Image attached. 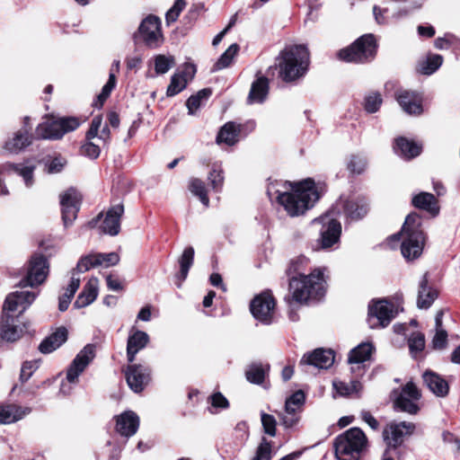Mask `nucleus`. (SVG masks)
Here are the masks:
<instances>
[{
  "mask_svg": "<svg viewBox=\"0 0 460 460\" xmlns=\"http://www.w3.org/2000/svg\"><path fill=\"white\" fill-rule=\"evenodd\" d=\"M394 149L398 155L411 159L420 154L422 147L418 143L401 137L395 139Z\"/></svg>",
  "mask_w": 460,
  "mask_h": 460,
  "instance_id": "32",
  "label": "nucleus"
},
{
  "mask_svg": "<svg viewBox=\"0 0 460 460\" xmlns=\"http://www.w3.org/2000/svg\"><path fill=\"white\" fill-rule=\"evenodd\" d=\"M100 266V261H98L95 253H90L85 256H83L79 261L77 262L76 268L74 270L79 273L85 272L90 270L91 269L96 268Z\"/></svg>",
  "mask_w": 460,
  "mask_h": 460,
  "instance_id": "49",
  "label": "nucleus"
},
{
  "mask_svg": "<svg viewBox=\"0 0 460 460\" xmlns=\"http://www.w3.org/2000/svg\"><path fill=\"white\" fill-rule=\"evenodd\" d=\"M139 418L132 411H127L117 417L116 430L122 436L131 437L137 431Z\"/></svg>",
  "mask_w": 460,
  "mask_h": 460,
  "instance_id": "27",
  "label": "nucleus"
},
{
  "mask_svg": "<svg viewBox=\"0 0 460 460\" xmlns=\"http://www.w3.org/2000/svg\"><path fill=\"white\" fill-rule=\"evenodd\" d=\"M22 335V328L19 324L18 316L14 317L8 313H3L0 326V337L8 341L13 342Z\"/></svg>",
  "mask_w": 460,
  "mask_h": 460,
  "instance_id": "25",
  "label": "nucleus"
},
{
  "mask_svg": "<svg viewBox=\"0 0 460 460\" xmlns=\"http://www.w3.org/2000/svg\"><path fill=\"white\" fill-rule=\"evenodd\" d=\"M291 191L277 190V199L290 217L303 215L319 200L323 188L312 179L289 183Z\"/></svg>",
  "mask_w": 460,
  "mask_h": 460,
  "instance_id": "2",
  "label": "nucleus"
},
{
  "mask_svg": "<svg viewBox=\"0 0 460 460\" xmlns=\"http://www.w3.org/2000/svg\"><path fill=\"white\" fill-rule=\"evenodd\" d=\"M420 397L421 394L415 384L408 382L395 398L394 405L402 411L416 414L420 410L417 402Z\"/></svg>",
  "mask_w": 460,
  "mask_h": 460,
  "instance_id": "11",
  "label": "nucleus"
},
{
  "mask_svg": "<svg viewBox=\"0 0 460 460\" xmlns=\"http://www.w3.org/2000/svg\"><path fill=\"white\" fill-rule=\"evenodd\" d=\"M332 386L341 396H349L353 394H357L362 388L360 382L358 380H351L349 383L341 380H334L332 382Z\"/></svg>",
  "mask_w": 460,
  "mask_h": 460,
  "instance_id": "41",
  "label": "nucleus"
},
{
  "mask_svg": "<svg viewBox=\"0 0 460 460\" xmlns=\"http://www.w3.org/2000/svg\"><path fill=\"white\" fill-rule=\"evenodd\" d=\"M376 53V43L372 34L358 38L349 47L341 49L338 58L346 62L366 63L372 60Z\"/></svg>",
  "mask_w": 460,
  "mask_h": 460,
  "instance_id": "6",
  "label": "nucleus"
},
{
  "mask_svg": "<svg viewBox=\"0 0 460 460\" xmlns=\"http://www.w3.org/2000/svg\"><path fill=\"white\" fill-rule=\"evenodd\" d=\"M308 267L309 260L305 256H298L290 261L287 269V274L289 276V292L292 300L298 304L320 299L325 294L324 269H314L306 275Z\"/></svg>",
  "mask_w": 460,
  "mask_h": 460,
  "instance_id": "1",
  "label": "nucleus"
},
{
  "mask_svg": "<svg viewBox=\"0 0 460 460\" xmlns=\"http://www.w3.org/2000/svg\"><path fill=\"white\" fill-rule=\"evenodd\" d=\"M66 164V161L63 158L56 157L50 161L48 164V172L49 173H58L62 171Z\"/></svg>",
  "mask_w": 460,
  "mask_h": 460,
  "instance_id": "64",
  "label": "nucleus"
},
{
  "mask_svg": "<svg viewBox=\"0 0 460 460\" xmlns=\"http://www.w3.org/2000/svg\"><path fill=\"white\" fill-rule=\"evenodd\" d=\"M119 70V60H114L111 72L109 75L108 82L103 85L101 93L97 97V101L94 103L96 107H102L106 99L110 96L111 91L116 86V73Z\"/></svg>",
  "mask_w": 460,
  "mask_h": 460,
  "instance_id": "38",
  "label": "nucleus"
},
{
  "mask_svg": "<svg viewBox=\"0 0 460 460\" xmlns=\"http://www.w3.org/2000/svg\"><path fill=\"white\" fill-rule=\"evenodd\" d=\"M447 332L445 329L435 330L431 344L434 349L441 350L447 347Z\"/></svg>",
  "mask_w": 460,
  "mask_h": 460,
  "instance_id": "58",
  "label": "nucleus"
},
{
  "mask_svg": "<svg viewBox=\"0 0 460 460\" xmlns=\"http://www.w3.org/2000/svg\"><path fill=\"white\" fill-rule=\"evenodd\" d=\"M210 401L211 405L216 408L226 409L229 406L227 399L221 393L212 394Z\"/></svg>",
  "mask_w": 460,
  "mask_h": 460,
  "instance_id": "63",
  "label": "nucleus"
},
{
  "mask_svg": "<svg viewBox=\"0 0 460 460\" xmlns=\"http://www.w3.org/2000/svg\"><path fill=\"white\" fill-rule=\"evenodd\" d=\"M443 64V57L438 54H429L426 59L420 61L418 65V72L430 75L435 73Z\"/></svg>",
  "mask_w": 460,
  "mask_h": 460,
  "instance_id": "39",
  "label": "nucleus"
},
{
  "mask_svg": "<svg viewBox=\"0 0 460 460\" xmlns=\"http://www.w3.org/2000/svg\"><path fill=\"white\" fill-rule=\"evenodd\" d=\"M271 459V445L266 438H262L259 445L255 456L252 460H270Z\"/></svg>",
  "mask_w": 460,
  "mask_h": 460,
  "instance_id": "57",
  "label": "nucleus"
},
{
  "mask_svg": "<svg viewBox=\"0 0 460 460\" xmlns=\"http://www.w3.org/2000/svg\"><path fill=\"white\" fill-rule=\"evenodd\" d=\"M210 94L211 91L209 89H202L199 91L197 94L191 95L186 102L189 114H194V112L200 107L202 100L208 99Z\"/></svg>",
  "mask_w": 460,
  "mask_h": 460,
  "instance_id": "47",
  "label": "nucleus"
},
{
  "mask_svg": "<svg viewBox=\"0 0 460 460\" xmlns=\"http://www.w3.org/2000/svg\"><path fill=\"white\" fill-rule=\"evenodd\" d=\"M402 240L401 251L408 260L419 258L423 251L425 235L421 228V218L417 213H411L405 218L400 233L392 235L388 241Z\"/></svg>",
  "mask_w": 460,
  "mask_h": 460,
  "instance_id": "3",
  "label": "nucleus"
},
{
  "mask_svg": "<svg viewBox=\"0 0 460 460\" xmlns=\"http://www.w3.org/2000/svg\"><path fill=\"white\" fill-rule=\"evenodd\" d=\"M124 214V206L122 203L111 206L106 212L105 217L101 225L103 234L115 236L120 231V218Z\"/></svg>",
  "mask_w": 460,
  "mask_h": 460,
  "instance_id": "24",
  "label": "nucleus"
},
{
  "mask_svg": "<svg viewBox=\"0 0 460 460\" xmlns=\"http://www.w3.org/2000/svg\"><path fill=\"white\" fill-rule=\"evenodd\" d=\"M29 408H23L14 403L0 405V424L16 422L30 413Z\"/></svg>",
  "mask_w": 460,
  "mask_h": 460,
  "instance_id": "28",
  "label": "nucleus"
},
{
  "mask_svg": "<svg viewBox=\"0 0 460 460\" xmlns=\"http://www.w3.org/2000/svg\"><path fill=\"white\" fill-rule=\"evenodd\" d=\"M415 425L411 422H391L383 431L384 439L387 444L388 448L395 449L402 442L405 436H410L413 433Z\"/></svg>",
  "mask_w": 460,
  "mask_h": 460,
  "instance_id": "12",
  "label": "nucleus"
},
{
  "mask_svg": "<svg viewBox=\"0 0 460 460\" xmlns=\"http://www.w3.org/2000/svg\"><path fill=\"white\" fill-rule=\"evenodd\" d=\"M331 216L330 212H328L318 219L323 224L320 243L322 248L324 249L336 243L341 233V223L334 218H330Z\"/></svg>",
  "mask_w": 460,
  "mask_h": 460,
  "instance_id": "19",
  "label": "nucleus"
},
{
  "mask_svg": "<svg viewBox=\"0 0 460 460\" xmlns=\"http://www.w3.org/2000/svg\"><path fill=\"white\" fill-rule=\"evenodd\" d=\"M193 259L194 249L190 246L185 248L181 256L179 258L180 278L182 281L185 280L188 276L189 270L193 263Z\"/></svg>",
  "mask_w": 460,
  "mask_h": 460,
  "instance_id": "42",
  "label": "nucleus"
},
{
  "mask_svg": "<svg viewBox=\"0 0 460 460\" xmlns=\"http://www.w3.org/2000/svg\"><path fill=\"white\" fill-rule=\"evenodd\" d=\"M138 33L144 42L150 48H155L163 41L161 22L153 15L146 17L138 28Z\"/></svg>",
  "mask_w": 460,
  "mask_h": 460,
  "instance_id": "15",
  "label": "nucleus"
},
{
  "mask_svg": "<svg viewBox=\"0 0 460 460\" xmlns=\"http://www.w3.org/2000/svg\"><path fill=\"white\" fill-rule=\"evenodd\" d=\"M375 351V347L371 342H362L352 349L349 354L348 363L350 365V371L357 376H362L365 373L366 361L371 358Z\"/></svg>",
  "mask_w": 460,
  "mask_h": 460,
  "instance_id": "16",
  "label": "nucleus"
},
{
  "mask_svg": "<svg viewBox=\"0 0 460 460\" xmlns=\"http://www.w3.org/2000/svg\"><path fill=\"white\" fill-rule=\"evenodd\" d=\"M98 296V279L92 278L84 285L83 291L77 296L74 305L83 308L91 305Z\"/></svg>",
  "mask_w": 460,
  "mask_h": 460,
  "instance_id": "33",
  "label": "nucleus"
},
{
  "mask_svg": "<svg viewBox=\"0 0 460 460\" xmlns=\"http://www.w3.org/2000/svg\"><path fill=\"white\" fill-rule=\"evenodd\" d=\"M279 76L285 82L294 81L303 76L309 64V52L303 45L286 48L277 58Z\"/></svg>",
  "mask_w": 460,
  "mask_h": 460,
  "instance_id": "4",
  "label": "nucleus"
},
{
  "mask_svg": "<svg viewBox=\"0 0 460 460\" xmlns=\"http://www.w3.org/2000/svg\"><path fill=\"white\" fill-rule=\"evenodd\" d=\"M189 189L193 195L197 196L199 199V200L204 206H208L209 199L207 194L205 183L201 180L198 178L190 179Z\"/></svg>",
  "mask_w": 460,
  "mask_h": 460,
  "instance_id": "43",
  "label": "nucleus"
},
{
  "mask_svg": "<svg viewBox=\"0 0 460 460\" xmlns=\"http://www.w3.org/2000/svg\"><path fill=\"white\" fill-rule=\"evenodd\" d=\"M81 154L94 159L100 155V147L92 142H86L81 146Z\"/></svg>",
  "mask_w": 460,
  "mask_h": 460,
  "instance_id": "61",
  "label": "nucleus"
},
{
  "mask_svg": "<svg viewBox=\"0 0 460 460\" xmlns=\"http://www.w3.org/2000/svg\"><path fill=\"white\" fill-rule=\"evenodd\" d=\"M208 181L211 188L219 191L224 183L223 171L219 165H214L211 172L208 174Z\"/></svg>",
  "mask_w": 460,
  "mask_h": 460,
  "instance_id": "51",
  "label": "nucleus"
},
{
  "mask_svg": "<svg viewBox=\"0 0 460 460\" xmlns=\"http://www.w3.org/2000/svg\"><path fill=\"white\" fill-rule=\"evenodd\" d=\"M37 294L28 290L14 291L10 293L4 303L3 313L19 311L22 314L35 300Z\"/></svg>",
  "mask_w": 460,
  "mask_h": 460,
  "instance_id": "18",
  "label": "nucleus"
},
{
  "mask_svg": "<svg viewBox=\"0 0 460 460\" xmlns=\"http://www.w3.org/2000/svg\"><path fill=\"white\" fill-rule=\"evenodd\" d=\"M329 212L332 216L342 214L350 221L359 220L368 212V205L364 198L341 196Z\"/></svg>",
  "mask_w": 460,
  "mask_h": 460,
  "instance_id": "9",
  "label": "nucleus"
},
{
  "mask_svg": "<svg viewBox=\"0 0 460 460\" xmlns=\"http://www.w3.org/2000/svg\"><path fill=\"white\" fill-rule=\"evenodd\" d=\"M382 104V98L378 93H372L365 98V110L369 113H374L378 111Z\"/></svg>",
  "mask_w": 460,
  "mask_h": 460,
  "instance_id": "53",
  "label": "nucleus"
},
{
  "mask_svg": "<svg viewBox=\"0 0 460 460\" xmlns=\"http://www.w3.org/2000/svg\"><path fill=\"white\" fill-rule=\"evenodd\" d=\"M423 380L428 388L437 396L445 397L448 394V384L439 375L432 371H426L423 374Z\"/></svg>",
  "mask_w": 460,
  "mask_h": 460,
  "instance_id": "31",
  "label": "nucleus"
},
{
  "mask_svg": "<svg viewBox=\"0 0 460 460\" xmlns=\"http://www.w3.org/2000/svg\"><path fill=\"white\" fill-rule=\"evenodd\" d=\"M66 339L67 330L65 327H60L40 344L39 349L45 354L50 353L59 348Z\"/></svg>",
  "mask_w": 460,
  "mask_h": 460,
  "instance_id": "35",
  "label": "nucleus"
},
{
  "mask_svg": "<svg viewBox=\"0 0 460 460\" xmlns=\"http://www.w3.org/2000/svg\"><path fill=\"white\" fill-rule=\"evenodd\" d=\"M49 272L47 258L42 254H34L28 263L25 278L21 281L22 287H37L42 284Z\"/></svg>",
  "mask_w": 460,
  "mask_h": 460,
  "instance_id": "10",
  "label": "nucleus"
},
{
  "mask_svg": "<svg viewBox=\"0 0 460 460\" xmlns=\"http://www.w3.org/2000/svg\"><path fill=\"white\" fill-rule=\"evenodd\" d=\"M185 5L184 0H176L172 7L166 13L165 19L167 23L175 22Z\"/></svg>",
  "mask_w": 460,
  "mask_h": 460,
  "instance_id": "59",
  "label": "nucleus"
},
{
  "mask_svg": "<svg viewBox=\"0 0 460 460\" xmlns=\"http://www.w3.org/2000/svg\"><path fill=\"white\" fill-rule=\"evenodd\" d=\"M305 394L302 391L295 392L286 400L285 410L288 414H295L305 402Z\"/></svg>",
  "mask_w": 460,
  "mask_h": 460,
  "instance_id": "46",
  "label": "nucleus"
},
{
  "mask_svg": "<svg viewBox=\"0 0 460 460\" xmlns=\"http://www.w3.org/2000/svg\"><path fill=\"white\" fill-rule=\"evenodd\" d=\"M412 205L420 209L425 210L433 217L439 212L438 200L435 196L429 192H420L412 198Z\"/></svg>",
  "mask_w": 460,
  "mask_h": 460,
  "instance_id": "36",
  "label": "nucleus"
},
{
  "mask_svg": "<svg viewBox=\"0 0 460 460\" xmlns=\"http://www.w3.org/2000/svg\"><path fill=\"white\" fill-rule=\"evenodd\" d=\"M98 261H100V266H104L106 268L115 266L119 262V256L117 252H95Z\"/></svg>",
  "mask_w": 460,
  "mask_h": 460,
  "instance_id": "54",
  "label": "nucleus"
},
{
  "mask_svg": "<svg viewBox=\"0 0 460 460\" xmlns=\"http://www.w3.org/2000/svg\"><path fill=\"white\" fill-rule=\"evenodd\" d=\"M408 346L412 357H416L425 348V336L420 332H412L408 339Z\"/></svg>",
  "mask_w": 460,
  "mask_h": 460,
  "instance_id": "45",
  "label": "nucleus"
},
{
  "mask_svg": "<svg viewBox=\"0 0 460 460\" xmlns=\"http://www.w3.org/2000/svg\"><path fill=\"white\" fill-rule=\"evenodd\" d=\"M395 98L404 112L409 115H420L422 109V96L419 92L400 89Z\"/></svg>",
  "mask_w": 460,
  "mask_h": 460,
  "instance_id": "20",
  "label": "nucleus"
},
{
  "mask_svg": "<svg viewBox=\"0 0 460 460\" xmlns=\"http://www.w3.org/2000/svg\"><path fill=\"white\" fill-rule=\"evenodd\" d=\"M334 352L332 349H316L310 353L305 354L300 362V366H312L319 369H328L334 363Z\"/></svg>",
  "mask_w": 460,
  "mask_h": 460,
  "instance_id": "22",
  "label": "nucleus"
},
{
  "mask_svg": "<svg viewBox=\"0 0 460 460\" xmlns=\"http://www.w3.org/2000/svg\"><path fill=\"white\" fill-rule=\"evenodd\" d=\"M275 308L273 296L269 293H262L252 301L251 312L255 319L270 324L272 322V316Z\"/></svg>",
  "mask_w": 460,
  "mask_h": 460,
  "instance_id": "14",
  "label": "nucleus"
},
{
  "mask_svg": "<svg viewBox=\"0 0 460 460\" xmlns=\"http://www.w3.org/2000/svg\"><path fill=\"white\" fill-rule=\"evenodd\" d=\"M93 358V345L88 344L79 351L66 370V381L61 383L60 393L63 394H69L71 393L73 389L72 385L78 382L79 376L84 371Z\"/></svg>",
  "mask_w": 460,
  "mask_h": 460,
  "instance_id": "8",
  "label": "nucleus"
},
{
  "mask_svg": "<svg viewBox=\"0 0 460 460\" xmlns=\"http://www.w3.org/2000/svg\"><path fill=\"white\" fill-rule=\"evenodd\" d=\"M367 165L366 157L361 155H352L348 163V169L350 172L360 174L362 173Z\"/></svg>",
  "mask_w": 460,
  "mask_h": 460,
  "instance_id": "52",
  "label": "nucleus"
},
{
  "mask_svg": "<svg viewBox=\"0 0 460 460\" xmlns=\"http://www.w3.org/2000/svg\"><path fill=\"white\" fill-rule=\"evenodd\" d=\"M80 194L74 189L67 190L60 196L62 219L65 227L73 224L79 211Z\"/></svg>",
  "mask_w": 460,
  "mask_h": 460,
  "instance_id": "17",
  "label": "nucleus"
},
{
  "mask_svg": "<svg viewBox=\"0 0 460 460\" xmlns=\"http://www.w3.org/2000/svg\"><path fill=\"white\" fill-rule=\"evenodd\" d=\"M269 93V81L265 76H259L251 86L247 98L248 103H261Z\"/></svg>",
  "mask_w": 460,
  "mask_h": 460,
  "instance_id": "34",
  "label": "nucleus"
},
{
  "mask_svg": "<svg viewBox=\"0 0 460 460\" xmlns=\"http://www.w3.org/2000/svg\"><path fill=\"white\" fill-rule=\"evenodd\" d=\"M238 51L239 46L236 43L230 45L216 63L217 69H223L230 66Z\"/></svg>",
  "mask_w": 460,
  "mask_h": 460,
  "instance_id": "48",
  "label": "nucleus"
},
{
  "mask_svg": "<svg viewBox=\"0 0 460 460\" xmlns=\"http://www.w3.org/2000/svg\"><path fill=\"white\" fill-rule=\"evenodd\" d=\"M102 118L101 116H95L92 122L89 130L86 133V138L88 140L93 139L98 136L100 128L102 126Z\"/></svg>",
  "mask_w": 460,
  "mask_h": 460,
  "instance_id": "62",
  "label": "nucleus"
},
{
  "mask_svg": "<svg viewBox=\"0 0 460 460\" xmlns=\"http://www.w3.org/2000/svg\"><path fill=\"white\" fill-rule=\"evenodd\" d=\"M32 137L29 135L28 129H21L8 138L4 149L11 154H18L31 144Z\"/></svg>",
  "mask_w": 460,
  "mask_h": 460,
  "instance_id": "30",
  "label": "nucleus"
},
{
  "mask_svg": "<svg viewBox=\"0 0 460 460\" xmlns=\"http://www.w3.org/2000/svg\"><path fill=\"white\" fill-rule=\"evenodd\" d=\"M266 369L261 364H252L245 371L246 379L252 384L261 385L265 377Z\"/></svg>",
  "mask_w": 460,
  "mask_h": 460,
  "instance_id": "44",
  "label": "nucleus"
},
{
  "mask_svg": "<svg viewBox=\"0 0 460 460\" xmlns=\"http://www.w3.org/2000/svg\"><path fill=\"white\" fill-rule=\"evenodd\" d=\"M173 65L174 58L172 57L158 55L155 58V69L157 74H165Z\"/></svg>",
  "mask_w": 460,
  "mask_h": 460,
  "instance_id": "50",
  "label": "nucleus"
},
{
  "mask_svg": "<svg viewBox=\"0 0 460 460\" xmlns=\"http://www.w3.org/2000/svg\"><path fill=\"white\" fill-rule=\"evenodd\" d=\"M196 74V66L192 64H185L182 69L174 73L171 83L167 87V96H174L186 88Z\"/></svg>",
  "mask_w": 460,
  "mask_h": 460,
  "instance_id": "23",
  "label": "nucleus"
},
{
  "mask_svg": "<svg viewBox=\"0 0 460 460\" xmlns=\"http://www.w3.org/2000/svg\"><path fill=\"white\" fill-rule=\"evenodd\" d=\"M149 341V336L142 331H134L128 338L127 358L129 362L135 360L137 353L143 349Z\"/></svg>",
  "mask_w": 460,
  "mask_h": 460,
  "instance_id": "29",
  "label": "nucleus"
},
{
  "mask_svg": "<svg viewBox=\"0 0 460 460\" xmlns=\"http://www.w3.org/2000/svg\"><path fill=\"white\" fill-rule=\"evenodd\" d=\"M395 316L394 305L386 300L374 302L368 306V317L371 327L387 326Z\"/></svg>",
  "mask_w": 460,
  "mask_h": 460,
  "instance_id": "13",
  "label": "nucleus"
},
{
  "mask_svg": "<svg viewBox=\"0 0 460 460\" xmlns=\"http://www.w3.org/2000/svg\"><path fill=\"white\" fill-rule=\"evenodd\" d=\"M240 128L241 126L234 122L226 123L217 136V143L234 146L239 141Z\"/></svg>",
  "mask_w": 460,
  "mask_h": 460,
  "instance_id": "37",
  "label": "nucleus"
},
{
  "mask_svg": "<svg viewBox=\"0 0 460 460\" xmlns=\"http://www.w3.org/2000/svg\"><path fill=\"white\" fill-rule=\"evenodd\" d=\"M80 278L75 276V272H73L70 283L68 284L67 288H66V291L63 295L59 296L61 299H66L71 302V299L74 297L75 292L80 287Z\"/></svg>",
  "mask_w": 460,
  "mask_h": 460,
  "instance_id": "56",
  "label": "nucleus"
},
{
  "mask_svg": "<svg viewBox=\"0 0 460 460\" xmlns=\"http://www.w3.org/2000/svg\"><path fill=\"white\" fill-rule=\"evenodd\" d=\"M261 424L266 434L274 437L276 435V419L270 414L262 412L261 414Z\"/></svg>",
  "mask_w": 460,
  "mask_h": 460,
  "instance_id": "55",
  "label": "nucleus"
},
{
  "mask_svg": "<svg viewBox=\"0 0 460 460\" xmlns=\"http://www.w3.org/2000/svg\"><path fill=\"white\" fill-rule=\"evenodd\" d=\"M367 447V438L359 428H350L334 441L335 455L339 460H358Z\"/></svg>",
  "mask_w": 460,
  "mask_h": 460,
  "instance_id": "5",
  "label": "nucleus"
},
{
  "mask_svg": "<svg viewBox=\"0 0 460 460\" xmlns=\"http://www.w3.org/2000/svg\"><path fill=\"white\" fill-rule=\"evenodd\" d=\"M125 375L129 388L135 393L142 392L150 381V369L142 365H129Z\"/></svg>",
  "mask_w": 460,
  "mask_h": 460,
  "instance_id": "21",
  "label": "nucleus"
},
{
  "mask_svg": "<svg viewBox=\"0 0 460 460\" xmlns=\"http://www.w3.org/2000/svg\"><path fill=\"white\" fill-rule=\"evenodd\" d=\"M459 40L453 34L447 33L444 37L437 38L434 41V46L438 49H448Z\"/></svg>",
  "mask_w": 460,
  "mask_h": 460,
  "instance_id": "60",
  "label": "nucleus"
},
{
  "mask_svg": "<svg viewBox=\"0 0 460 460\" xmlns=\"http://www.w3.org/2000/svg\"><path fill=\"white\" fill-rule=\"evenodd\" d=\"M14 172L20 175L24 181L27 188H31L34 184V171L36 165L31 163L9 164L8 165Z\"/></svg>",
  "mask_w": 460,
  "mask_h": 460,
  "instance_id": "40",
  "label": "nucleus"
},
{
  "mask_svg": "<svg viewBox=\"0 0 460 460\" xmlns=\"http://www.w3.org/2000/svg\"><path fill=\"white\" fill-rule=\"evenodd\" d=\"M79 125L80 122L75 117H50L38 125L35 134L38 138L59 139L66 133L76 129Z\"/></svg>",
  "mask_w": 460,
  "mask_h": 460,
  "instance_id": "7",
  "label": "nucleus"
},
{
  "mask_svg": "<svg viewBox=\"0 0 460 460\" xmlns=\"http://www.w3.org/2000/svg\"><path fill=\"white\" fill-rule=\"evenodd\" d=\"M438 290L429 283L428 273L423 274L418 288L417 306L420 309L429 308L438 298Z\"/></svg>",
  "mask_w": 460,
  "mask_h": 460,
  "instance_id": "26",
  "label": "nucleus"
}]
</instances>
